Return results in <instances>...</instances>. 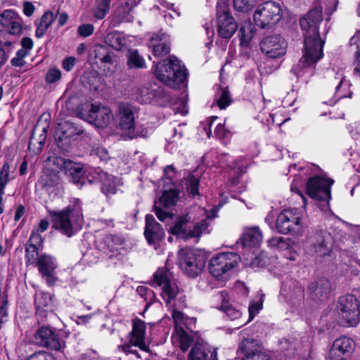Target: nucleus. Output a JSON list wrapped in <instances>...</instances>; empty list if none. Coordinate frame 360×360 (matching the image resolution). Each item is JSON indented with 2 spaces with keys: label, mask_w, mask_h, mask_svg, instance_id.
<instances>
[{
  "label": "nucleus",
  "mask_w": 360,
  "mask_h": 360,
  "mask_svg": "<svg viewBox=\"0 0 360 360\" xmlns=\"http://www.w3.org/2000/svg\"><path fill=\"white\" fill-rule=\"evenodd\" d=\"M111 0H97L93 11L94 16L98 19H103L108 13Z\"/></svg>",
  "instance_id": "39"
},
{
  "label": "nucleus",
  "mask_w": 360,
  "mask_h": 360,
  "mask_svg": "<svg viewBox=\"0 0 360 360\" xmlns=\"http://www.w3.org/2000/svg\"><path fill=\"white\" fill-rule=\"evenodd\" d=\"M286 41L279 34L265 37L260 43L263 53L271 58H279L283 56L287 50Z\"/></svg>",
  "instance_id": "13"
},
{
  "label": "nucleus",
  "mask_w": 360,
  "mask_h": 360,
  "mask_svg": "<svg viewBox=\"0 0 360 360\" xmlns=\"http://www.w3.org/2000/svg\"><path fill=\"white\" fill-rule=\"evenodd\" d=\"M239 34L241 44H248L253 37L252 25L249 22L242 25L240 29Z\"/></svg>",
  "instance_id": "45"
},
{
  "label": "nucleus",
  "mask_w": 360,
  "mask_h": 360,
  "mask_svg": "<svg viewBox=\"0 0 360 360\" xmlns=\"http://www.w3.org/2000/svg\"><path fill=\"white\" fill-rule=\"evenodd\" d=\"M347 356L332 345L328 355V360H345Z\"/></svg>",
  "instance_id": "53"
},
{
  "label": "nucleus",
  "mask_w": 360,
  "mask_h": 360,
  "mask_svg": "<svg viewBox=\"0 0 360 360\" xmlns=\"http://www.w3.org/2000/svg\"><path fill=\"white\" fill-rule=\"evenodd\" d=\"M200 179L198 176H195L193 174H191L188 176L186 182L187 191L193 196L198 195V186H199Z\"/></svg>",
  "instance_id": "47"
},
{
  "label": "nucleus",
  "mask_w": 360,
  "mask_h": 360,
  "mask_svg": "<svg viewBox=\"0 0 360 360\" xmlns=\"http://www.w3.org/2000/svg\"><path fill=\"white\" fill-rule=\"evenodd\" d=\"M335 348L340 350L347 356L354 349V341L347 337L342 336L337 338L333 343Z\"/></svg>",
  "instance_id": "38"
},
{
  "label": "nucleus",
  "mask_w": 360,
  "mask_h": 360,
  "mask_svg": "<svg viewBox=\"0 0 360 360\" xmlns=\"http://www.w3.org/2000/svg\"><path fill=\"white\" fill-rule=\"evenodd\" d=\"M49 116L42 115L39 119L32 134L30 140L29 148L32 145H35L36 143H39V149H41L44 146L46 139V133L49 128Z\"/></svg>",
  "instance_id": "26"
},
{
  "label": "nucleus",
  "mask_w": 360,
  "mask_h": 360,
  "mask_svg": "<svg viewBox=\"0 0 360 360\" xmlns=\"http://www.w3.org/2000/svg\"><path fill=\"white\" fill-rule=\"evenodd\" d=\"M58 132L61 134V136H59V139L63 140L73 138L75 135H79L82 133V130L78 129L72 122L65 121L59 124Z\"/></svg>",
  "instance_id": "33"
},
{
  "label": "nucleus",
  "mask_w": 360,
  "mask_h": 360,
  "mask_svg": "<svg viewBox=\"0 0 360 360\" xmlns=\"http://www.w3.org/2000/svg\"><path fill=\"white\" fill-rule=\"evenodd\" d=\"M21 45L24 49L30 51L33 47V41L31 38L23 37L21 40Z\"/></svg>",
  "instance_id": "63"
},
{
  "label": "nucleus",
  "mask_w": 360,
  "mask_h": 360,
  "mask_svg": "<svg viewBox=\"0 0 360 360\" xmlns=\"http://www.w3.org/2000/svg\"><path fill=\"white\" fill-rule=\"evenodd\" d=\"M215 101L220 109H225L231 103L229 92L226 89H221L216 93Z\"/></svg>",
  "instance_id": "43"
},
{
  "label": "nucleus",
  "mask_w": 360,
  "mask_h": 360,
  "mask_svg": "<svg viewBox=\"0 0 360 360\" xmlns=\"http://www.w3.org/2000/svg\"><path fill=\"white\" fill-rule=\"evenodd\" d=\"M172 318L175 323L176 330H188L193 332L195 329L196 319L186 316L184 313L174 310L172 313Z\"/></svg>",
  "instance_id": "31"
},
{
  "label": "nucleus",
  "mask_w": 360,
  "mask_h": 360,
  "mask_svg": "<svg viewBox=\"0 0 360 360\" xmlns=\"http://www.w3.org/2000/svg\"><path fill=\"white\" fill-rule=\"evenodd\" d=\"M262 309V303L260 302H251L248 311H249V321L252 320L254 317L259 313Z\"/></svg>",
  "instance_id": "60"
},
{
  "label": "nucleus",
  "mask_w": 360,
  "mask_h": 360,
  "mask_svg": "<svg viewBox=\"0 0 360 360\" xmlns=\"http://www.w3.org/2000/svg\"><path fill=\"white\" fill-rule=\"evenodd\" d=\"M7 304L8 300L4 298L2 300V303L0 306V329L3 326V323L7 321L8 312H7Z\"/></svg>",
  "instance_id": "56"
},
{
  "label": "nucleus",
  "mask_w": 360,
  "mask_h": 360,
  "mask_svg": "<svg viewBox=\"0 0 360 360\" xmlns=\"http://www.w3.org/2000/svg\"><path fill=\"white\" fill-rule=\"evenodd\" d=\"M240 240L244 247H259L263 241V233L259 226L247 227Z\"/></svg>",
  "instance_id": "29"
},
{
  "label": "nucleus",
  "mask_w": 360,
  "mask_h": 360,
  "mask_svg": "<svg viewBox=\"0 0 360 360\" xmlns=\"http://www.w3.org/2000/svg\"><path fill=\"white\" fill-rule=\"evenodd\" d=\"M94 27L91 24H82L77 28V33L83 37H87L93 34Z\"/></svg>",
  "instance_id": "54"
},
{
  "label": "nucleus",
  "mask_w": 360,
  "mask_h": 360,
  "mask_svg": "<svg viewBox=\"0 0 360 360\" xmlns=\"http://www.w3.org/2000/svg\"><path fill=\"white\" fill-rule=\"evenodd\" d=\"M253 341L250 339L244 340L240 345V352L244 354L242 360H271L264 352L259 350L258 347L253 345Z\"/></svg>",
  "instance_id": "27"
},
{
  "label": "nucleus",
  "mask_w": 360,
  "mask_h": 360,
  "mask_svg": "<svg viewBox=\"0 0 360 360\" xmlns=\"http://www.w3.org/2000/svg\"><path fill=\"white\" fill-rule=\"evenodd\" d=\"M240 259V256L234 252L218 254L209 262L210 273L216 278L221 279L238 265Z\"/></svg>",
  "instance_id": "8"
},
{
  "label": "nucleus",
  "mask_w": 360,
  "mask_h": 360,
  "mask_svg": "<svg viewBox=\"0 0 360 360\" xmlns=\"http://www.w3.org/2000/svg\"><path fill=\"white\" fill-rule=\"evenodd\" d=\"M216 25L219 36L224 39L231 38L238 29V24L224 1L217 3Z\"/></svg>",
  "instance_id": "9"
},
{
  "label": "nucleus",
  "mask_w": 360,
  "mask_h": 360,
  "mask_svg": "<svg viewBox=\"0 0 360 360\" xmlns=\"http://www.w3.org/2000/svg\"><path fill=\"white\" fill-rule=\"evenodd\" d=\"M36 264L47 284L53 285L56 281L53 276V271L57 267L56 259L51 255L43 254L38 257Z\"/></svg>",
  "instance_id": "19"
},
{
  "label": "nucleus",
  "mask_w": 360,
  "mask_h": 360,
  "mask_svg": "<svg viewBox=\"0 0 360 360\" xmlns=\"http://www.w3.org/2000/svg\"><path fill=\"white\" fill-rule=\"evenodd\" d=\"M34 338L41 347L51 350L61 351L65 347V342L59 338L58 333L49 327H40L35 333Z\"/></svg>",
  "instance_id": "12"
},
{
  "label": "nucleus",
  "mask_w": 360,
  "mask_h": 360,
  "mask_svg": "<svg viewBox=\"0 0 360 360\" xmlns=\"http://www.w3.org/2000/svg\"><path fill=\"white\" fill-rule=\"evenodd\" d=\"M131 4L129 2H126L121 4L115 11L112 15V22L114 25H117L122 22H130L133 18L130 14L132 8L136 4Z\"/></svg>",
  "instance_id": "32"
},
{
  "label": "nucleus",
  "mask_w": 360,
  "mask_h": 360,
  "mask_svg": "<svg viewBox=\"0 0 360 360\" xmlns=\"http://www.w3.org/2000/svg\"><path fill=\"white\" fill-rule=\"evenodd\" d=\"M11 166L8 162H5L0 170V188L5 189L10 181Z\"/></svg>",
  "instance_id": "48"
},
{
  "label": "nucleus",
  "mask_w": 360,
  "mask_h": 360,
  "mask_svg": "<svg viewBox=\"0 0 360 360\" xmlns=\"http://www.w3.org/2000/svg\"><path fill=\"white\" fill-rule=\"evenodd\" d=\"M43 238L40 232L33 229L27 244L41 248L43 245Z\"/></svg>",
  "instance_id": "51"
},
{
  "label": "nucleus",
  "mask_w": 360,
  "mask_h": 360,
  "mask_svg": "<svg viewBox=\"0 0 360 360\" xmlns=\"http://www.w3.org/2000/svg\"><path fill=\"white\" fill-rule=\"evenodd\" d=\"M105 41L106 44L115 50H120L125 44L124 38L117 32L108 34L105 38Z\"/></svg>",
  "instance_id": "40"
},
{
  "label": "nucleus",
  "mask_w": 360,
  "mask_h": 360,
  "mask_svg": "<svg viewBox=\"0 0 360 360\" xmlns=\"http://www.w3.org/2000/svg\"><path fill=\"white\" fill-rule=\"evenodd\" d=\"M179 192L175 189L165 191L159 198V201L155 202L153 212L160 221H164L167 218H172V214L161 209V206L166 208H170L174 206L179 201Z\"/></svg>",
  "instance_id": "15"
},
{
  "label": "nucleus",
  "mask_w": 360,
  "mask_h": 360,
  "mask_svg": "<svg viewBox=\"0 0 360 360\" xmlns=\"http://www.w3.org/2000/svg\"><path fill=\"white\" fill-rule=\"evenodd\" d=\"M34 5L31 2L26 1L23 5L24 14L28 17L31 16L34 11Z\"/></svg>",
  "instance_id": "62"
},
{
  "label": "nucleus",
  "mask_w": 360,
  "mask_h": 360,
  "mask_svg": "<svg viewBox=\"0 0 360 360\" xmlns=\"http://www.w3.org/2000/svg\"><path fill=\"white\" fill-rule=\"evenodd\" d=\"M153 285L161 286L162 297L168 305L179 293V288L171 281L169 272L165 269H159L153 275Z\"/></svg>",
  "instance_id": "10"
},
{
  "label": "nucleus",
  "mask_w": 360,
  "mask_h": 360,
  "mask_svg": "<svg viewBox=\"0 0 360 360\" xmlns=\"http://www.w3.org/2000/svg\"><path fill=\"white\" fill-rule=\"evenodd\" d=\"M144 236L150 245H156L165 238V231L151 214L146 216Z\"/></svg>",
  "instance_id": "21"
},
{
  "label": "nucleus",
  "mask_w": 360,
  "mask_h": 360,
  "mask_svg": "<svg viewBox=\"0 0 360 360\" xmlns=\"http://www.w3.org/2000/svg\"><path fill=\"white\" fill-rule=\"evenodd\" d=\"M350 44L356 46L357 51L355 53L356 67L354 69V74L360 76V30L356 31L351 38Z\"/></svg>",
  "instance_id": "41"
},
{
  "label": "nucleus",
  "mask_w": 360,
  "mask_h": 360,
  "mask_svg": "<svg viewBox=\"0 0 360 360\" xmlns=\"http://www.w3.org/2000/svg\"><path fill=\"white\" fill-rule=\"evenodd\" d=\"M56 163L74 184L79 183L84 174V167L81 163L63 158H56Z\"/></svg>",
  "instance_id": "20"
},
{
  "label": "nucleus",
  "mask_w": 360,
  "mask_h": 360,
  "mask_svg": "<svg viewBox=\"0 0 360 360\" xmlns=\"http://www.w3.org/2000/svg\"><path fill=\"white\" fill-rule=\"evenodd\" d=\"M96 178L101 182V191L107 197L115 194L118 187L122 184L120 178L103 171L96 172Z\"/></svg>",
  "instance_id": "25"
},
{
  "label": "nucleus",
  "mask_w": 360,
  "mask_h": 360,
  "mask_svg": "<svg viewBox=\"0 0 360 360\" xmlns=\"http://www.w3.org/2000/svg\"><path fill=\"white\" fill-rule=\"evenodd\" d=\"M322 12L321 6H315L300 19L304 37V46L299 65L303 71L309 70L310 74L316 63L323 56L324 42L321 39L319 32V24L323 20Z\"/></svg>",
  "instance_id": "1"
},
{
  "label": "nucleus",
  "mask_w": 360,
  "mask_h": 360,
  "mask_svg": "<svg viewBox=\"0 0 360 360\" xmlns=\"http://www.w3.org/2000/svg\"><path fill=\"white\" fill-rule=\"evenodd\" d=\"M337 311L339 321L345 326H356L360 322V301L354 295L340 297Z\"/></svg>",
  "instance_id": "5"
},
{
  "label": "nucleus",
  "mask_w": 360,
  "mask_h": 360,
  "mask_svg": "<svg viewBox=\"0 0 360 360\" xmlns=\"http://www.w3.org/2000/svg\"><path fill=\"white\" fill-rule=\"evenodd\" d=\"M86 120L97 127L103 128L112 122L114 115L109 108L91 104Z\"/></svg>",
  "instance_id": "16"
},
{
  "label": "nucleus",
  "mask_w": 360,
  "mask_h": 360,
  "mask_svg": "<svg viewBox=\"0 0 360 360\" xmlns=\"http://www.w3.org/2000/svg\"><path fill=\"white\" fill-rule=\"evenodd\" d=\"M39 183L47 189L51 188L58 184V175L54 172L44 174L40 177Z\"/></svg>",
  "instance_id": "44"
},
{
  "label": "nucleus",
  "mask_w": 360,
  "mask_h": 360,
  "mask_svg": "<svg viewBox=\"0 0 360 360\" xmlns=\"http://www.w3.org/2000/svg\"><path fill=\"white\" fill-rule=\"evenodd\" d=\"M226 130L224 124H219L215 129V135L218 138H223L226 136Z\"/></svg>",
  "instance_id": "64"
},
{
  "label": "nucleus",
  "mask_w": 360,
  "mask_h": 360,
  "mask_svg": "<svg viewBox=\"0 0 360 360\" xmlns=\"http://www.w3.org/2000/svg\"><path fill=\"white\" fill-rule=\"evenodd\" d=\"M39 248L35 246H32L28 244L26 245L25 257L27 260L26 262L27 264H33L37 262V257L39 255Z\"/></svg>",
  "instance_id": "50"
},
{
  "label": "nucleus",
  "mask_w": 360,
  "mask_h": 360,
  "mask_svg": "<svg viewBox=\"0 0 360 360\" xmlns=\"http://www.w3.org/2000/svg\"><path fill=\"white\" fill-rule=\"evenodd\" d=\"M188 360H217V351L207 344L196 343L189 352Z\"/></svg>",
  "instance_id": "28"
},
{
  "label": "nucleus",
  "mask_w": 360,
  "mask_h": 360,
  "mask_svg": "<svg viewBox=\"0 0 360 360\" xmlns=\"http://www.w3.org/2000/svg\"><path fill=\"white\" fill-rule=\"evenodd\" d=\"M134 345H133L130 341L128 343H124L118 346V349L120 351L123 352L126 354H133L136 355L139 358L140 357L139 354L137 352V350L134 349Z\"/></svg>",
  "instance_id": "57"
},
{
  "label": "nucleus",
  "mask_w": 360,
  "mask_h": 360,
  "mask_svg": "<svg viewBox=\"0 0 360 360\" xmlns=\"http://www.w3.org/2000/svg\"><path fill=\"white\" fill-rule=\"evenodd\" d=\"M137 99L141 103H148L151 100L150 93L149 92V89L146 87L139 89L137 90Z\"/></svg>",
  "instance_id": "55"
},
{
  "label": "nucleus",
  "mask_w": 360,
  "mask_h": 360,
  "mask_svg": "<svg viewBox=\"0 0 360 360\" xmlns=\"http://www.w3.org/2000/svg\"><path fill=\"white\" fill-rule=\"evenodd\" d=\"M92 152L96 155L101 161H107L109 159V154L108 150L103 147H97L92 150Z\"/></svg>",
  "instance_id": "59"
},
{
  "label": "nucleus",
  "mask_w": 360,
  "mask_h": 360,
  "mask_svg": "<svg viewBox=\"0 0 360 360\" xmlns=\"http://www.w3.org/2000/svg\"><path fill=\"white\" fill-rule=\"evenodd\" d=\"M146 323L139 319L133 320L132 330L128 335L127 339L130 342L134 345L135 347H139L143 351H148V347L146 344Z\"/></svg>",
  "instance_id": "22"
},
{
  "label": "nucleus",
  "mask_w": 360,
  "mask_h": 360,
  "mask_svg": "<svg viewBox=\"0 0 360 360\" xmlns=\"http://www.w3.org/2000/svg\"><path fill=\"white\" fill-rule=\"evenodd\" d=\"M257 0H233L234 8L239 11L248 12L255 5Z\"/></svg>",
  "instance_id": "49"
},
{
  "label": "nucleus",
  "mask_w": 360,
  "mask_h": 360,
  "mask_svg": "<svg viewBox=\"0 0 360 360\" xmlns=\"http://www.w3.org/2000/svg\"><path fill=\"white\" fill-rule=\"evenodd\" d=\"M124 239L117 235H108L104 238V243L110 252H115L124 248Z\"/></svg>",
  "instance_id": "35"
},
{
  "label": "nucleus",
  "mask_w": 360,
  "mask_h": 360,
  "mask_svg": "<svg viewBox=\"0 0 360 360\" xmlns=\"http://www.w3.org/2000/svg\"><path fill=\"white\" fill-rule=\"evenodd\" d=\"M136 109L129 103H120L115 113L119 127L124 139H133L139 136L136 129Z\"/></svg>",
  "instance_id": "7"
},
{
  "label": "nucleus",
  "mask_w": 360,
  "mask_h": 360,
  "mask_svg": "<svg viewBox=\"0 0 360 360\" xmlns=\"http://www.w3.org/2000/svg\"><path fill=\"white\" fill-rule=\"evenodd\" d=\"M54 15L51 11L45 12L41 18V20L37 25L35 35L38 38L42 37L54 20Z\"/></svg>",
  "instance_id": "34"
},
{
  "label": "nucleus",
  "mask_w": 360,
  "mask_h": 360,
  "mask_svg": "<svg viewBox=\"0 0 360 360\" xmlns=\"http://www.w3.org/2000/svg\"><path fill=\"white\" fill-rule=\"evenodd\" d=\"M155 74L161 82L173 89L184 83L187 77L184 65L175 58L158 63Z\"/></svg>",
  "instance_id": "3"
},
{
  "label": "nucleus",
  "mask_w": 360,
  "mask_h": 360,
  "mask_svg": "<svg viewBox=\"0 0 360 360\" xmlns=\"http://www.w3.org/2000/svg\"><path fill=\"white\" fill-rule=\"evenodd\" d=\"M22 22L15 11H4L0 15V31H6L11 34H20L22 32Z\"/></svg>",
  "instance_id": "17"
},
{
  "label": "nucleus",
  "mask_w": 360,
  "mask_h": 360,
  "mask_svg": "<svg viewBox=\"0 0 360 360\" xmlns=\"http://www.w3.org/2000/svg\"><path fill=\"white\" fill-rule=\"evenodd\" d=\"M188 215L181 216L178 218L176 224L171 227L170 231L173 235L182 236L186 238L200 237L202 233L207 232L208 223L207 219H202L197 223L192 229L186 231L184 229L189 221Z\"/></svg>",
  "instance_id": "14"
},
{
  "label": "nucleus",
  "mask_w": 360,
  "mask_h": 360,
  "mask_svg": "<svg viewBox=\"0 0 360 360\" xmlns=\"http://www.w3.org/2000/svg\"><path fill=\"white\" fill-rule=\"evenodd\" d=\"M74 202V206L69 205L60 212L51 213L53 227L68 237H71L76 231L81 229L84 221L80 201L75 199Z\"/></svg>",
  "instance_id": "2"
},
{
  "label": "nucleus",
  "mask_w": 360,
  "mask_h": 360,
  "mask_svg": "<svg viewBox=\"0 0 360 360\" xmlns=\"http://www.w3.org/2000/svg\"><path fill=\"white\" fill-rule=\"evenodd\" d=\"M311 251L317 257H324L331 251L330 236L326 231L316 233L311 238Z\"/></svg>",
  "instance_id": "24"
},
{
  "label": "nucleus",
  "mask_w": 360,
  "mask_h": 360,
  "mask_svg": "<svg viewBox=\"0 0 360 360\" xmlns=\"http://www.w3.org/2000/svg\"><path fill=\"white\" fill-rule=\"evenodd\" d=\"M205 256L197 250L189 248H181L178 252V264L188 276H198L205 266Z\"/></svg>",
  "instance_id": "4"
},
{
  "label": "nucleus",
  "mask_w": 360,
  "mask_h": 360,
  "mask_svg": "<svg viewBox=\"0 0 360 360\" xmlns=\"http://www.w3.org/2000/svg\"><path fill=\"white\" fill-rule=\"evenodd\" d=\"M127 65L129 68H144L146 62L137 50H129L127 53Z\"/></svg>",
  "instance_id": "37"
},
{
  "label": "nucleus",
  "mask_w": 360,
  "mask_h": 360,
  "mask_svg": "<svg viewBox=\"0 0 360 360\" xmlns=\"http://www.w3.org/2000/svg\"><path fill=\"white\" fill-rule=\"evenodd\" d=\"M179 338L180 347L182 352H186L193 341V337L190 335L186 330H176Z\"/></svg>",
  "instance_id": "46"
},
{
  "label": "nucleus",
  "mask_w": 360,
  "mask_h": 360,
  "mask_svg": "<svg viewBox=\"0 0 360 360\" xmlns=\"http://www.w3.org/2000/svg\"><path fill=\"white\" fill-rule=\"evenodd\" d=\"M330 283L326 278H320L311 282L309 285V290L313 298H322L330 291Z\"/></svg>",
  "instance_id": "30"
},
{
  "label": "nucleus",
  "mask_w": 360,
  "mask_h": 360,
  "mask_svg": "<svg viewBox=\"0 0 360 360\" xmlns=\"http://www.w3.org/2000/svg\"><path fill=\"white\" fill-rule=\"evenodd\" d=\"M76 58L75 57H68L63 61V68L66 71H70L75 65Z\"/></svg>",
  "instance_id": "61"
},
{
  "label": "nucleus",
  "mask_w": 360,
  "mask_h": 360,
  "mask_svg": "<svg viewBox=\"0 0 360 360\" xmlns=\"http://www.w3.org/2000/svg\"><path fill=\"white\" fill-rule=\"evenodd\" d=\"M161 39L158 36L152 37L150 41V46L153 48V51L155 56L162 57L169 53L170 46L166 42H159Z\"/></svg>",
  "instance_id": "36"
},
{
  "label": "nucleus",
  "mask_w": 360,
  "mask_h": 360,
  "mask_svg": "<svg viewBox=\"0 0 360 360\" xmlns=\"http://www.w3.org/2000/svg\"><path fill=\"white\" fill-rule=\"evenodd\" d=\"M333 183L332 179L320 176L311 177L306 186L307 193L315 200L328 201L330 199V186Z\"/></svg>",
  "instance_id": "11"
},
{
  "label": "nucleus",
  "mask_w": 360,
  "mask_h": 360,
  "mask_svg": "<svg viewBox=\"0 0 360 360\" xmlns=\"http://www.w3.org/2000/svg\"><path fill=\"white\" fill-rule=\"evenodd\" d=\"M327 77L329 83L335 85V95L338 99L347 96L349 92V82L345 79L343 70L342 69L335 71L334 69L327 71Z\"/></svg>",
  "instance_id": "23"
},
{
  "label": "nucleus",
  "mask_w": 360,
  "mask_h": 360,
  "mask_svg": "<svg viewBox=\"0 0 360 360\" xmlns=\"http://www.w3.org/2000/svg\"><path fill=\"white\" fill-rule=\"evenodd\" d=\"M34 303L37 309H44L51 305L52 298L50 294L39 292L36 293Z\"/></svg>",
  "instance_id": "42"
},
{
  "label": "nucleus",
  "mask_w": 360,
  "mask_h": 360,
  "mask_svg": "<svg viewBox=\"0 0 360 360\" xmlns=\"http://www.w3.org/2000/svg\"><path fill=\"white\" fill-rule=\"evenodd\" d=\"M225 314L226 316L231 320H236L240 317L241 312L240 310L236 309V308L229 306L226 307L224 309Z\"/></svg>",
  "instance_id": "58"
},
{
  "label": "nucleus",
  "mask_w": 360,
  "mask_h": 360,
  "mask_svg": "<svg viewBox=\"0 0 360 360\" xmlns=\"http://www.w3.org/2000/svg\"><path fill=\"white\" fill-rule=\"evenodd\" d=\"M282 8L279 4L268 1L259 5L254 13L255 23L261 28L270 27L281 18Z\"/></svg>",
  "instance_id": "6"
},
{
  "label": "nucleus",
  "mask_w": 360,
  "mask_h": 360,
  "mask_svg": "<svg viewBox=\"0 0 360 360\" xmlns=\"http://www.w3.org/2000/svg\"><path fill=\"white\" fill-rule=\"evenodd\" d=\"M61 78V72L57 68L50 69L46 75V81L47 83L52 84L56 82Z\"/></svg>",
  "instance_id": "52"
},
{
  "label": "nucleus",
  "mask_w": 360,
  "mask_h": 360,
  "mask_svg": "<svg viewBox=\"0 0 360 360\" xmlns=\"http://www.w3.org/2000/svg\"><path fill=\"white\" fill-rule=\"evenodd\" d=\"M300 217L292 210H285L279 214L276 219V230L282 234H286L300 225Z\"/></svg>",
  "instance_id": "18"
}]
</instances>
